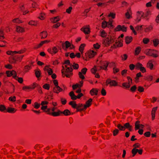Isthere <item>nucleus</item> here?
I'll return each mask as SVG.
<instances>
[{
  "label": "nucleus",
  "mask_w": 159,
  "mask_h": 159,
  "mask_svg": "<svg viewBox=\"0 0 159 159\" xmlns=\"http://www.w3.org/2000/svg\"><path fill=\"white\" fill-rule=\"evenodd\" d=\"M103 66H99V69L98 70H101L103 69L104 70H106L107 69V68L108 65V63L107 61H104L103 62Z\"/></svg>",
  "instance_id": "nucleus-21"
},
{
  "label": "nucleus",
  "mask_w": 159,
  "mask_h": 159,
  "mask_svg": "<svg viewBox=\"0 0 159 159\" xmlns=\"http://www.w3.org/2000/svg\"><path fill=\"white\" fill-rule=\"evenodd\" d=\"M29 4L28 3H20L19 6V8L20 10L23 12V14L25 15L29 12L28 8L29 7Z\"/></svg>",
  "instance_id": "nucleus-3"
},
{
  "label": "nucleus",
  "mask_w": 159,
  "mask_h": 159,
  "mask_svg": "<svg viewBox=\"0 0 159 159\" xmlns=\"http://www.w3.org/2000/svg\"><path fill=\"white\" fill-rule=\"evenodd\" d=\"M99 35L102 38H104L107 35V33L103 30L101 29L99 31Z\"/></svg>",
  "instance_id": "nucleus-25"
},
{
  "label": "nucleus",
  "mask_w": 159,
  "mask_h": 159,
  "mask_svg": "<svg viewBox=\"0 0 159 159\" xmlns=\"http://www.w3.org/2000/svg\"><path fill=\"white\" fill-rule=\"evenodd\" d=\"M152 49H147L144 52V53L147 55L151 56Z\"/></svg>",
  "instance_id": "nucleus-40"
},
{
  "label": "nucleus",
  "mask_w": 159,
  "mask_h": 159,
  "mask_svg": "<svg viewBox=\"0 0 159 159\" xmlns=\"http://www.w3.org/2000/svg\"><path fill=\"white\" fill-rule=\"evenodd\" d=\"M93 46L94 48L95 49H98L101 47V44L100 43H97L95 44H94Z\"/></svg>",
  "instance_id": "nucleus-45"
},
{
  "label": "nucleus",
  "mask_w": 159,
  "mask_h": 159,
  "mask_svg": "<svg viewBox=\"0 0 159 159\" xmlns=\"http://www.w3.org/2000/svg\"><path fill=\"white\" fill-rule=\"evenodd\" d=\"M29 86L31 90L34 89L36 87L38 86L39 85L36 83L34 82Z\"/></svg>",
  "instance_id": "nucleus-43"
},
{
  "label": "nucleus",
  "mask_w": 159,
  "mask_h": 159,
  "mask_svg": "<svg viewBox=\"0 0 159 159\" xmlns=\"http://www.w3.org/2000/svg\"><path fill=\"white\" fill-rule=\"evenodd\" d=\"M32 67V65H26L24 69V71L25 73L27 72L30 70Z\"/></svg>",
  "instance_id": "nucleus-38"
},
{
  "label": "nucleus",
  "mask_w": 159,
  "mask_h": 159,
  "mask_svg": "<svg viewBox=\"0 0 159 159\" xmlns=\"http://www.w3.org/2000/svg\"><path fill=\"white\" fill-rule=\"evenodd\" d=\"M152 26L151 25L148 26L144 29V31L146 33L149 32L152 30Z\"/></svg>",
  "instance_id": "nucleus-41"
},
{
  "label": "nucleus",
  "mask_w": 159,
  "mask_h": 159,
  "mask_svg": "<svg viewBox=\"0 0 159 159\" xmlns=\"http://www.w3.org/2000/svg\"><path fill=\"white\" fill-rule=\"evenodd\" d=\"M141 50V48L140 47H138L137 48H136L135 49V55H138Z\"/></svg>",
  "instance_id": "nucleus-47"
},
{
  "label": "nucleus",
  "mask_w": 159,
  "mask_h": 159,
  "mask_svg": "<svg viewBox=\"0 0 159 159\" xmlns=\"http://www.w3.org/2000/svg\"><path fill=\"white\" fill-rule=\"evenodd\" d=\"M143 66V65L139 62L137 63L135 65L136 68L137 69H139V70Z\"/></svg>",
  "instance_id": "nucleus-50"
},
{
  "label": "nucleus",
  "mask_w": 159,
  "mask_h": 159,
  "mask_svg": "<svg viewBox=\"0 0 159 159\" xmlns=\"http://www.w3.org/2000/svg\"><path fill=\"white\" fill-rule=\"evenodd\" d=\"M12 22L14 23H21L22 22L19 18H16L12 20Z\"/></svg>",
  "instance_id": "nucleus-49"
},
{
  "label": "nucleus",
  "mask_w": 159,
  "mask_h": 159,
  "mask_svg": "<svg viewBox=\"0 0 159 159\" xmlns=\"http://www.w3.org/2000/svg\"><path fill=\"white\" fill-rule=\"evenodd\" d=\"M117 127L121 131H124L125 130V128L124 126H122L120 124H118L117 126Z\"/></svg>",
  "instance_id": "nucleus-57"
},
{
  "label": "nucleus",
  "mask_w": 159,
  "mask_h": 159,
  "mask_svg": "<svg viewBox=\"0 0 159 159\" xmlns=\"http://www.w3.org/2000/svg\"><path fill=\"white\" fill-rule=\"evenodd\" d=\"M80 30L85 34H89L90 32V28L89 25H88L83 27Z\"/></svg>",
  "instance_id": "nucleus-8"
},
{
  "label": "nucleus",
  "mask_w": 159,
  "mask_h": 159,
  "mask_svg": "<svg viewBox=\"0 0 159 159\" xmlns=\"http://www.w3.org/2000/svg\"><path fill=\"white\" fill-rule=\"evenodd\" d=\"M43 88L45 89L48 90L50 89V85L48 84H45L43 86Z\"/></svg>",
  "instance_id": "nucleus-54"
},
{
  "label": "nucleus",
  "mask_w": 159,
  "mask_h": 159,
  "mask_svg": "<svg viewBox=\"0 0 159 159\" xmlns=\"http://www.w3.org/2000/svg\"><path fill=\"white\" fill-rule=\"evenodd\" d=\"M69 104L73 108L77 109V104L74 101H71L69 102Z\"/></svg>",
  "instance_id": "nucleus-44"
},
{
  "label": "nucleus",
  "mask_w": 159,
  "mask_h": 159,
  "mask_svg": "<svg viewBox=\"0 0 159 159\" xmlns=\"http://www.w3.org/2000/svg\"><path fill=\"white\" fill-rule=\"evenodd\" d=\"M131 85V84H130L128 82L124 83L122 84V86L126 88H129Z\"/></svg>",
  "instance_id": "nucleus-55"
},
{
  "label": "nucleus",
  "mask_w": 159,
  "mask_h": 159,
  "mask_svg": "<svg viewBox=\"0 0 159 159\" xmlns=\"http://www.w3.org/2000/svg\"><path fill=\"white\" fill-rule=\"evenodd\" d=\"M84 106L82 104H77V109L78 111H81L85 109L84 108Z\"/></svg>",
  "instance_id": "nucleus-36"
},
{
  "label": "nucleus",
  "mask_w": 159,
  "mask_h": 159,
  "mask_svg": "<svg viewBox=\"0 0 159 159\" xmlns=\"http://www.w3.org/2000/svg\"><path fill=\"white\" fill-rule=\"evenodd\" d=\"M131 152L132 154V156L134 157L137 152H138L139 154L141 155L142 154L143 150H139L137 149L133 148Z\"/></svg>",
  "instance_id": "nucleus-11"
},
{
  "label": "nucleus",
  "mask_w": 159,
  "mask_h": 159,
  "mask_svg": "<svg viewBox=\"0 0 159 159\" xmlns=\"http://www.w3.org/2000/svg\"><path fill=\"white\" fill-rule=\"evenodd\" d=\"M132 11L130 9H129L127 10V12L125 14L126 17L129 19L131 17Z\"/></svg>",
  "instance_id": "nucleus-26"
},
{
  "label": "nucleus",
  "mask_w": 159,
  "mask_h": 159,
  "mask_svg": "<svg viewBox=\"0 0 159 159\" xmlns=\"http://www.w3.org/2000/svg\"><path fill=\"white\" fill-rule=\"evenodd\" d=\"M63 69L61 70L62 76H66L68 78L70 77L72 74V69L70 61L67 60L65 61L62 66Z\"/></svg>",
  "instance_id": "nucleus-1"
},
{
  "label": "nucleus",
  "mask_w": 159,
  "mask_h": 159,
  "mask_svg": "<svg viewBox=\"0 0 159 159\" xmlns=\"http://www.w3.org/2000/svg\"><path fill=\"white\" fill-rule=\"evenodd\" d=\"M132 37L131 36H127L125 38V42L126 44L129 43L132 40Z\"/></svg>",
  "instance_id": "nucleus-37"
},
{
  "label": "nucleus",
  "mask_w": 159,
  "mask_h": 159,
  "mask_svg": "<svg viewBox=\"0 0 159 159\" xmlns=\"http://www.w3.org/2000/svg\"><path fill=\"white\" fill-rule=\"evenodd\" d=\"M124 37L123 34H121L120 36L118 37V42H119V43L118 45L119 46L121 47L122 46V40L121 38H123Z\"/></svg>",
  "instance_id": "nucleus-34"
},
{
  "label": "nucleus",
  "mask_w": 159,
  "mask_h": 159,
  "mask_svg": "<svg viewBox=\"0 0 159 159\" xmlns=\"http://www.w3.org/2000/svg\"><path fill=\"white\" fill-rule=\"evenodd\" d=\"M15 51H8L6 53L8 55L13 56L15 54Z\"/></svg>",
  "instance_id": "nucleus-61"
},
{
  "label": "nucleus",
  "mask_w": 159,
  "mask_h": 159,
  "mask_svg": "<svg viewBox=\"0 0 159 159\" xmlns=\"http://www.w3.org/2000/svg\"><path fill=\"white\" fill-rule=\"evenodd\" d=\"M62 114H63L66 116H67L70 114V111L68 109H66L62 112Z\"/></svg>",
  "instance_id": "nucleus-46"
},
{
  "label": "nucleus",
  "mask_w": 159,
  "mask_h": 159,
  "mask_svg": "<svg viewBox=\"0 0 159 159\" xmlns=\"http://www.w3.org/2000/svg\"><path fill=\"white\" fill-rule=\"evenodd\" d=\"M92 98H89L86 102L85 105H84V108L86 109L87 108L89 107L91 105V102L92 101Z\"/></svg>",
  "instance_id": "nucleus-18"
},
{
  "label": "nucleus",
  "mask_w": 159,
  "mask_h": 159,
  "mask_svg": "<svg viewBox=\"0 0 159 159\" xmlns=\"http://www.w3.org/2000/svg\"><path fill=\"white\" fill-rule=\"evenodd\" d=\"M6 74L7 76L10 77L12 76L14 78H16V72L14 70L7 71L6 72Z\"/></svg>",
  "instance_id": "nucleus-15"
},
{
  "label": "nucleus",
  "mask_w": 159,
  "mask_h": 159,
  "mask_svg": "<svg viewBox=\"0 0 159 159\" xmlns=\"http://www.w3.org/2000/svg\"><path fill=\"white\" fill-rule=\"evenodd\" d=\"M48 33L46 31H43L40 32V36L41 39H44L47 37Z\"/></svg>",
  "instance_id": "nucleus-29"
},
{
  "label": "nucleus",
  "mask_w": 159,
  "mask_h": 159,
  "mask_svg": "<svg viewBox=\"0 0 159 159\" xmlns=\"http://www.w3.org/2000/svg\"><path fill=\"white\" fill-rule=\"evenodd\" d=\"M116 31H122L123 32H126L127 30V28L124 25H118L115 29Z\"/></svg>",
  "instance_id": "nucleus-10"
},
{
  "label": "nucleus",
  "mask_w": 159,
  "mask_h": 159,
  "mask_svg": "<svg viewBox=\"0 0 159 159\" xmlns=\"http://www.w3.org/2000/svg\"><path fill=\"white\" fill-rule=\"evenodd\" d=\"M157 109V107L153 108L151 112L152 119V120H154L155 117V114Z\"/></svg>",
  "instance_id": "nucleus-30"
},
{
  "label": "nucleus",
  "mask_w": 159,
  "mask_h": 159,
  "mask_svg": "<svg viewBox=\"0 0 159 159\" xmlns=\"http://www.w3.org/2000/svg\"><path fill=\"white\" fill-rule=\"evenodd\" d=\"M87 69L86 68H83L78 73V75L79 78L83 80L85 79L84 75H85L87 71Z\"/></svg>",
  "instance_id": "nucleus-6"
},
{
  "label": "nucleus",
  "mask_w": 159,
  "mask_h": 159,
  "mask_svg": "<svg viewBox=\"0 0 159 159\" xmlns=\"http://www.w3.org/2000/svg\"><path fill=\"white\" fill-rule=\"evenodd\" d=\"M115 38L114 36H108L103 39L102 44L106 47L109 46L110 44L114 42Z\"/></svg>",
  "instance_id": "nucleus-2"
},
{
  "label": "nucleus",
  "mask_w": 159,
  "mask_h": 159,
  "mask_svg": "<svg viewBox=\"0 0 159 159\" xmlns=\"http://www.w3.org/2000/svg\"><path fill=\"white\" fill-rule=\"evenodd\" d=\"M83 81H81L80 82L79 84H76L72 85L73 89L75 90L77 88H80L83 85Z\"/></svg>",
  "instance_id": "nucleus-17"
},
{
  "label": "nucleus",
  "mask_w": 159,
  "mask_h": 159,
  "mask_svg": "<svg viewBox=\"0 0 159 159\" xmlns=\"http://www.w3.org/2000/svg\"><path fill=\"white\" fill-rule=\"evenodd\" d=\"M72 9V7H70L66 10V12L68 14H70L71 12Z\"/></svg>",
  "instance_id": "nucleus-63"
},
{
  "label": "nucleus",
  "mask_w": 159,
  "mask_h": 159,
  "mask_svg": "<svg viewBox=\"0 0 159 159\" xmlns=\"http://www.w3.org/2000/svg\"><path fill=\"white\" fill-rule=\"evenodd\" d=\"M28 24L30 25L36 26L38 25V22L36 20H31L28 22Z\"/></svg>",
  "instance_id": "nucleus-33"
},
{
  "label": "nucleus",
  "mask_w": 159,
  "mask_h": 159,
  "mask_svg": "<svg viewBox=\"0 0 159 159\" xmlns=\"http://www.w3.org/2000/svg\"><path fill=\"white\" fill-rule=\"evenodd\" d=\"M98 90L97 89H93L90 91V93L92 96L97 95L98 94Z\"/></svg>",
  "instance_id": "nucleus-24"
},
{
  "label": "nucleus",
  "mask_w": 159,
  "mask_h": 159,
  "mask_svg": "<svg viewBox=\"0 0 159 159\" xmlns=\"http://www.w3.org/2000/svg\"><path fill=\"white\" fill-rule=\"evenodd\" d=\"M16 30L18 33H23L25 31V29L23 27L18 26L16 27Z\"/></svg>",
  "instance_id": "nucleus-28"
},
{
  "label": "nucleus",
  "mask_w": 159,
  "mask_h": 159,
  "mask_svg": "<svg viewBox=\"0 0 159 159\" xmlns=\"http://www.w3.org/2000/svg\"><path fill=\"white\" fill-rule=\"evenodd\" d=\"M151 56L155 58L159 57V52L157 50H152Z\"/></svg>",
  "instance_id": "nucleus-22"
},
{
  "label": "nucleus",
  "mask_w": 159,
  "mask_h": 159,
  "mask_svg": "<svg viewBox=\"0 0 159 159\" xmlns=\"http://www.w3.org/2000/svg\"><path fill=\"white\" fill-rule=\"evenodd\" d=\"M64 45H65L66 48L67 49L69 48H70V49H72L74 48L72 45H71V43L68 41H66L64 44L63 45V47H64ZM64 48V47H63Z\"/></svg>",
  "instance_id": "nucleus-19"
},
{
  "label": "nucleus",
  "mask_w": 159,
  "mask_h": 159,
  "mask_svg": "<svg viewBox=\"0 0 159 159\" xmlns=\"http://www.w3.org/2000/svg\"><path fill=\"white\" fill-rule=\"evenodd\" d=\"M47 51L49 53L53 55L55 54L57 52H58V49L57 47H54L52 48L48 49Z\"/></svg>",
  "instance_id": "nucleus-9"
},
{
  "label": "nucleus",
  "mask_w": 159,
  "mask_h": 159,
  "mask_svg": "<svg viewBox=\"0 0 159 159\" xmlns=\"http://www.w3.org/2000/svg\"><path fill=\"white\" fill-rule=\"evenodd\" d=\"M69 95L72 100H75L76 99V96L74 94L73 91L70 92L69 93Z\"/></svg>",
  "instance_id": "nucleus-42"
},
{
  "label": "nucleus",
  "mask_w": 159,
  "mask_h": 159,
  "mask_svg": "<svg viewBox=\"0 0 159 159\" xmlns=\"http://www.w3.org/2000/svg\"><path fill=\"white\" fill-rule=\"evenodd\" d=\"M26 51V49L25 48H24L23 49H22L18 51H15V54H22L24 53H25Z\"/></svg>",
  "instance_id": "nucleus-51"
},
{
  "label": "nucleus",
  "mask_w": 159,
  "mask_h": 159,
  "mask_svg": "<svg viewBox=\"0 0 159 159\" xmlns=\"http://www.w3.org/2000/svg\"><path fill=\"white\" fill-rule=\"evenodd\" d=\"M62 114V111L58 110L56 112H53L52 113V115L54 116H60Z\"/></svg>",
  "instance_id": "nucleus-39"
},
{
  "label": "nucleus",
  "mask_w": 159,
  "mask_h": 159,
  "mask_svg": "<svg viewBox=\"0 0 159 159\" xmlns=\"http://www.w3.org/2000/svg\"><path fill=\"white\" fill-rule=\"evenodd\" d=\"M85 46V44L84 43H82L80 45L79 48V51L80 52L81 54H83L84 52V50Z\"/></svg>",
  "instance_id": "nucleus-35"
},
{
  "label": "nucleus",
  "mask_w": 159,
  "mask_h": 159,
  "mask_svg": "<svg viewBox=\"0 0 159 159\" xmlns=\"http://www.w3.org/2000/svg\"><path fill=\"white\" fill-rule=\"evenodd\" d=\"M14 78L17 80L18 82L20 84L22 83L23 81V79L22 77H18L16 76V78Z\"/></svg>",
  "instance_id": "nucleus-53"
},
{
  "label": "nucleus",
  "mask_w": 159,
  "mask_h": 159,
  "mask_svg": "<svg viewBox=\"0 0 159 159\" xmlns=\"http://www.w3.org/2000/svg\"><path fill=\"white\" fill-rule=\"evenodd\" d=\"M144 125L140 123L139 121H136L135 123V129L137 130L140 128L143 129L144 128Z\"/></svg>",
  "instance_id": "nucleus-13"
},
{
  "label": "nucleus",
  "mask_w": 159,
  "mask_h": 159,
  "mask_svg": "<svg viewBox=\"0 0 159 159\" xmlns=\"http://www.w3.org/2000/svg\"><path fill=\"white\" fill-rule=\"evenodd\" d=\"M112 20H110L108 22H107V27L109 28H112Z\"/></svg>",
  "instance_id": "nucleus-52"
},
{
  "label": "nucleus",
  "mask_w": 159,
  "mask_h": 159,
  "mask_svg": "<svg viewBox=\"0 0 159 159\" xmlns=\"http://www.w3.org/2000/svg\"><path fill=\"white\" fill-rule=\"evenodd\" d=\"M41 104L38 103L37 102H35L34 103L33 106L36 109L39 108L40 107Z\"/></svg>",
  "instance_id": "nucleus-56"
},
{
  "label": "nucleus",
  "mask_w": 159,
  "mask_h": 159,
  "mask_svg": "<svg viewBox=\"0 0 159 159\" xmlns=\"http://www.w3.org/2000/svg\"><path fill=\"white\" fill-rule=\"evenodd\" d=\"M119 132V130L117 129H116L113 131V135L114 136H116L117 135Z\"/></svg>",
  "instance_id": "nucleus-62"
},
{
  "label": "nucleus",
  "mask_w": 159,
  "mask_h": 159,
  "mask_svg": "<svg viewBox=\"0 0 159 159\" xmlns=\"http://www.w3.org/2000/svg\"><path fill=\"white\" fill-rule=\"evenodd\" d=\"M61 19L60 17L59 16L52 18L50 19L51 22L53 23H55L59 21Z\"/></svg>",
  "instance_id": "nucleus-23"
},
{
  "label": "nucleus",
  "mask_w": 159,
  "mask_h": 159,
  "mask_svg": "<svg viewBox=\"0 0 159 159\" xmlns=\"http://www.w3.org/2000/svg\"><path fill=\"white\" fill-rule=\"evenodd\" d=\"M8 100L9 101L12 102H15L16 101V97L15 96L10 97Z\"/></svg>",
  "instance_id": "nucleus-60"
},
{
  "label": "nucleus",
  "mask_w": 159,
  "mask_h": 159,
  "mask_svg": "<svg viewBox=\"0 0 159 159\" xmlns=\"http://www.w3.org/2000/svg\"><path fill=\"white\" fill-rule=\"evenodd\" d=\"M136 17L135 21L137 23L141 21L142 17L145 18L144 13L142 11H137L136 12Z\"/></svg>",
  "instance_id": "nucleus-4"
},
{
  "label": "nucleus",
  "mask_w": 159,
  "mask_h": 159,
  "mask_svg": "<svg viewBox=\"0 0 159 159\" xmlns=\"http://www.w3.org/2000/svg\"><path fill=\"white\" fill-rule=\"evenodd\" d=\"M153 61L152 60H150L148 61L146 65L147 68L150 70H153L155 69L154 65L153 64Z\"/></svg>",
  "instance_id": "nucleus-14"
},
{
  "label": "nucleus",
  "mask_w": 159,
  "mask_h": 159,
  "mask_svg": "<svg viewBox=\"0 0 159 159\" xmlns=\"http://www.w3.org/2000/svg\"><path fill=\"white\" fill-rule=\"evenodd\" d=\"M154 46L157 47L159 44V40L157 39H155L152 41Z\"/></svg>",
  "instance_id": "nucleus-48"
},
{
  "label": "nucleus",
  "mask_w": 159,
  "mask_h": 159,
  "mask_svg": "<svg viewBox=\"0 0 159 159\" xmlns=\"http://www.w3.org/2000/svg\"><path fill=\"white\" fill-rule=\"evenodd\" d=\"M99 69V66H94L91 70V72L94 74H95L96 72L97 71L100 70H98Z\"/></svg>",
  "instance_id": "nucleus-31"
},
{
  "label": "nucleus",
  "mask_w": 159,
  "mask_h": 159,
  "mask_svg": "<svg viewBox=\"0 0 159 159\" xmlns=\"http://www.w3.org/2000/svg\"><path fill=\"white\" fill-rule=\"evenodd\" d=\"M108 16L111 17L113 19H114L116 17V14L114 12H110L108 15Z\"/></svg>",
  "instance_id": "nucleus-59"
},
{
  "label": "nucleus",
  "mask_w": 159,
  "mask_h": 159,
  "mask_svg": "<svg viewBox=\"0 0 159 159\" xmlns=\"http://www.w3.org/2000/svg\"><path fill=\"white\" fill-rule=\"evenodd\" d=\"M62 89L59 86H55L53 88V91L54 93H58L62 91Z\"/></svg>",
  "instance_id": "nucleus-20"
},
{
  "label": "nucleus",
  "mask_w": 159,
  "mask_h": 159,
  "mask_svg": "<svg viewBox=\"0 0 159 159\" xmlns=\"http://www.w3.org/2000/svg\"><path fill=\"white\" fill-rule=\"evenodd\" d=\"M35 74L37 78H39L41 75V72L40 70H37L35 71Z\"/></svg>",
  "instance_id": "nucleus-64"
},
{
  "label": "nucleus",
  "mask_w": 159,
  "mask_h": 159,
  "mask_svg": "<svg viewBox=\"0 0 159 159\" xmlns=\"http://www.w3.org/2000/svg\"><path fill=\"white\" fill-rule=\"evenodd\" d=\"M46 17V14L43 12L40 13L38 17V18L41 20H44Z\"/></svg>",
  "instance_id": "nucleus-32"
},
{
  "label": "nucleus",
  "mask_w": 159,
  "mask_h": 159,
  "mask_svg": "<svg viewBox=\"0 0 159 159\" xmlns=\"http://www.w3.org/2000/svg\"><path fill=\"white\" fill-rule=\"evenodd\" d=\"M17 109L15 108L9 107L7 109V111L11 113H14L16 112Z\"/></svg>",
  "instance_id": "nucleus-27"
},
{
  "label": "nucleus",
  "mask_w": 159,
  "mask_h": 159,
  "mask_svg": "<svg viewBox=\"0 0 159 159\" xmlns=\"http://www.w3.org/2000/svg\"><path fill=\"white\" fill-rule=\"evenodd\" d=\"M97 52L93 50H90L86 53V56L89 58H91L94 57L97 55Z\"/></svg>",
  "instance_id": "nucleus-7"
},
{
  "label": "nucleus",
  "mask_w": 159,
  "mask_h": 159,
  "mask_svg": "<svg viewBox=\"0 0 159 159\" xmlns=\"http://www.w3.org/2000/svg\"><path fill=\"white\" fill-rule=\"evenodd\" d=\"M43 69L44 71H47L49 75H51L53 73L52 70L50 67V65L46 66L44 67Z\"/></svg>",
  "instance_id": "nucleus-12"
},
{
  "label": "nucleus",
  "mask_w": 159,
  "mask_h": 159,
  "mask_svg": "<svg viewBox=\"0 0 159 159\" xmlns=\"http://www.w3.org/2000/svg\"><path fill=\"white\" fill-rule=\"evenodd\" d=\"M106 85H109L110 86H116L117 85V83L115 80H112L110 79H107L106 82Z\"/></svg>",
  "instance_id": "nucleus-5"
},
{
  "label": "nucleus",
  "mask_w": 159,
  "mask_h": 159,
  "mask_svg": "<svg viewBox=\"0 0 159 159\" xmlns=\"http://www.w3.org/2000/svg\"><path fill=\"white\" fill-rule=\"evenodd\" d=\"M50 41L49 40H45L41 41L39 44H37L35 47L36 48H39L42 47L44 44L49 43Z\"/></svg>",
  "instance_id": "nucleus-16"
},
{
  "label": "nucleus",
  "mask_w": 159,
  "mask_h": 159,
  "mask_svg": "<svg viewBox=\"0 0 159 159\" xmlns=\"http://www.w3.org/2000/svg\"><path fill=\"white\" fill-rule=\"evenodd\" d=\"M102 27L103 29L107 27V22L105 21H103L102 23Z\"/></svg>",
  "instance_id": "nucleus-58"
}]
</instances>
